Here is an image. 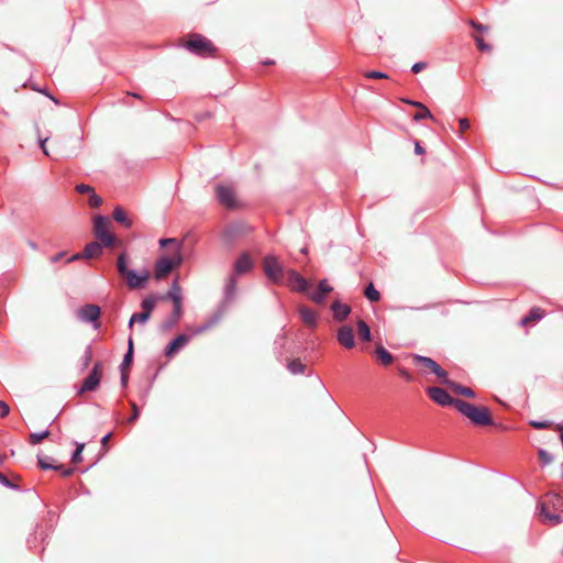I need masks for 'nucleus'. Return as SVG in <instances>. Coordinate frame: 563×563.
<instances>
[{
	"instance_id": "obj_1",
	"label": "nucleus",
	"mask_w": 563,
	"mask_h": 563,
	"mask_svg": "<svg viewBox=\"0 0 563 563\" xmlns=\"http://www.w3.org/2000/svg\"><path fill=\"white\" fill-rule=\"evenodd\" d=\"M456 409L476 426H492L494 423L487 407H477L465 400H457Z\"/></svg>"
},
{
	"instance_id": "obj_2",
	"label": "nucleus",
	"mask_w": 563,
	"mask_h": 563,
	"mask_svg": "<svg viewBox=\"0 0 563 563\" xmlns=\"http://www.w3.org/2000/svg\"><path fill=\"white\" fill-rule=\"evenodd\" d=\"M118 272L126 278L128 286L132 289L141 287L148 279V273L146 271L139 274L128 268L124 253L120 254L118 257Z\"/></svg>"
},
{
	"instance_id": "obj_3",
	"label": "nucleus",
	"mask_w": 563,
	"mask_h": 563,
	"mask_svg": "<svg viewBox=\"0 0 563 563\" xmlns=\"http://www.w3.org/2000/svg\"><path fill=\"white\" fill-rule=\"evenodd\" d=\"M185 48L194 55L207 57L213 55L216 47L212 42L201 34H192L186 42Z\"/></svg>"
},
{
	"instance_id": "obj_4",
	"label": "nucleus",
	"mask_w": 563,
	"mask_h": 563,
	"mask_svg": "<svg viewBox=\"0 0 563 563\" xmlns=\"http://www.w3.org/2000/svg\"><path fill=\"white\" fill-rule=\"evenodd\" d=\"M109 223L110 221L108 217L97 216L95 218V235L106 247H110L114 243V235L108 230Z\"/></svg>"
},
{
	"instance_id": "obj_5",
	"label": "nucleus",
	"mask_w": 563,
	"mask_h": 563,
	"mask_svg": "<svg viewBox=\"0 0 563 563\" xmlns=\"http://www.w3.org/2000/svg\"><path fill=\"white\" fill-rule=\"evenodd\" d=\"M100 307L93 303H87L80 307L77 312V319L85 323H92L95 329L100 328L99 318H100Z\"/></svg>"
},
{
	"instance_id": "obj_6",
	"label": "nucleus",
	"mask_w": 563,
	"mask_h": 563,
	"mask_svg": "<svg viewBox=\"0 0 563 563\" xmlns=\"http://www.w3.org/2000/svg\"><path fill=\"white\" fill-rule=\"evenodd\" d=\"M216 197L219 203L228 209H234L239 206L235 192L231 186L224 184L216 185Z\"/></svg>"
},
{
	"instance_id": "obj_7",
	"label": "nucleus",
	"mask_w": 563,
	"mask_h": 563,
	"mask_svg": "<svg viewBox=\"0 0 563 563\" xmlns=\"http://www.w3.org/2000/svg\"><path fill=\"white\" fill-rule=\"evenodd\" d=\"M412 361L415 365L429 369L437 377L442 379L443 383H448V373L432 358L419 354H412Z\"/></svg>"
},
{
	"instance_id": "obj_8",
	"label": "nucleus",
	"mask_w": 563,
	"mask_h": 563,
	"mask_svg": "<svg viewBox=\"0 0 563 563\" xmlns=\"http://www.w3.org/2000/svg\"><path fill=\"white\" fill-rule=\"evenodd\" d=\"M236 277L234 274H230L229 277L225 280V285L223 288V299L219 303L218 311L225 313L229 305L235 299L236 296Z\"/></svg>"
},
{
	"instance_id": "obj_9",
	"label": "nucleus",
	"mask_w": 563,
	"mask_h": 563,
	"mask_svg": "<svg viewBox=\"0 0 563 563\" xmlns=\"http://www.w3.org/2000/svg\"><path fill=\"white\" fill-rule=\"evenodd\" d=\"M264 272L267 278L273 283H279L284 273L283 266L273 255H267L264 258Z\"/></svg>"
},
{
	"instance_id": "obj_10",
	"label": "nucleus",
	"mask_w": 563,
	"mask_h": 563,
	"mask_svg": "<svg viewBox=\"0 0 563 563\" xmlns=\"http://www.w3.org/2000/svg\"><path fill=\"white\" fill-rule=\"evenodd\" d=\"M428 396L440 406H454L456 408V401L444 388L433 386L427 388Z\"/></svg>"
},
{
	"instance_id": "obj_11",
	"label": "nucleus",
	"mask_w": 563,
	"mask_h": 563,
	"mask_svg": "<svg viewBox=\"0 0 563 563\" xmlns=\"http://www.w3.org/2000/svg\"><path fill=\"white\" fill-rule=\"evenodd\" d=\"M101 367L102 365L100 362L95 363L91 372L84 379L78 394H84L86 391H92L97 389L101 380Z\"/></svg>"
},
{
	"instance_id": "obj_12",
	"label": "nucleus",
	"mask_w": 563,
	"mask_h": 563,
	"mask_svg": "<svg viewBox=\"0 0 563 563\" xmlns=\"http://www.w3.org/2000/svg\"><path fill=\"white\" fill-rule=\"evenodd\" d=\"M247 230V227L243 223L230 224L223 231V239L227 243L232 244L238 238L244 235Z\"/></svg>"
},
{
	"instance_id": "obj_13",
	"label": "nucleus",
	"mask_w": 563,
	"mask_h": 563,
	"mask_svg": "<svg viewBox=\"0 0 563 563\" xmlns=\"http://www.w3.org/2000/svg\"><path fill=\"white\" fill-rule=\"evenodd\" d=\"M191 339V335L188 334H179L174 340H172L165 347L164 353L167 357H172L176 352L184 347Z\"/></svg>"
},
{
	"instance_id": "obj_14",
	"label": "nucleus",
	"mask_w": 563,
	"mask_h": 563,
	"mask_svg": "<svg viewBox=\"0 0 563 563\" xmlns=\"http://www.w3.org/2000/svg\"><path fill=\"white\" fill-rule=\"evenodd\" d=\"M338 341L345 349L355 346L354 332L350 325H342L338 330Z\"/></svg>"
},
{
	"instance_id": "obj_15",
	"label": "nucleus",
	"mask_w": 563,
	"mask_h": 563,
	"mask_svg": "<svg viewBox=\"0 0 563 563\" xmlns=\"http://www.w3.org/2000/svg\"><path fill=\"white\" fill-rule=\"evenodd\" d=\"M161 300L169 299L173 301V306H183L181 288L178 284V279H175L168 291L159 296Z\"/></svg>"
},
{
	"instance_id": "obj_16",
	"label": "nucleus",
	"mask_w": 563,
	"mask_h": 563,
	"mask_svg": "<svg viewBox=\"0 0 563 563\" xmlns=\"http://www.w3.org/2000/svg\"><path fill=\"white\" fill-rule=\"evenodd\" d=\"M253 268V262L247 253H243L233 265L234 276L249 273Z\"/></svg>"
},
{
	"instance_id": "obj_17",
	"label": "nucleus",
	"mask_w": 563,
	"mask_h": 563,
	"mask_svg": "<svg viewBox=\"0 0 563 563\" xmlns=\"http://www.w3.org/2000/svg\"><path fill=\"white\" fill-rule=\"evenodd\" d=\"M175 267V262L169 257H162L155 264V278L162 279Z\"/></svg>"
},
{
	"instance_id": "obj_18",
	"label": "nucleus",
	"mask_w": 563,
	"mask_h": 563,
	"mask_svg": "<svg viewBox=\"0 0 563 563\" xmlns=\"http://www.w3.org/2000/svg\"><path fill=\"white\" fill-rule=\"evenodd\" d=\"M223 317V313L220 311H216L214 314L205 323L200 324L199 327L190 329L191 333L189 335L195 336L198 334H201L209 329H211L213 325H216Z\"/></svg>"
},
{
	"instance_id": "obj_19",
	"label": "nucleus",
	"mask_w": 563,
	"mask_h": 563,
	"mask_svg": "<svg viewBox=\"0 0 563 563\" xmlns=\"http://www.w3.org/2000/svg\"><path fill=\"white\" fill-rule=\"evenodd\" d=\"M331 310L333 312V318L336 321L345 320L349 317L350 312H351L350 306L346 305V303H343V302H341L339 300H335L334 302H332Z\"/></svg>"
},
{
	"instance_id": "obj_20",
	"label": "nucleus",
	"mask_w": 563,
	"mask_h": 563,
	"mask_svg": "<svg viewBox=\"0 0 563 563\" xmlns=\"http://www.w3.org/2000/svg\"><path fill=\"white\" fill-rule=\"evenodd\" d=\"M183 317V306H173L172 313L163 322L162 328L164 330H170L176 327Z\"/></svg>"
},
{
	"instance_id": "obj_21",
	"label": "nucleus",
	"mask_w": 563,
	"mask_h": 563,
	"mask_svg": "<svg viewBox=\"0 0 563 563\" xmlns=\"http://www.w3.org/2000/svg\"><path fill=\"white\" fill-rule=\"evenodd\" d=\"M332 291V287L328 285L327 279H322L319 282L318 290L311 295V300L316 303H322L325 299V296Z\"/></svg>"
},
{
	"instance_id": "obj_22",
	"label": "nucleus",
	"mask_w": 563,
	"mask_h": 563,
	"mask_svg": "<svg viewBox=\"0 0 563 563\" xmlns=\"http://www.w3.org/2000/svg\"><path fill=\"white\" fill-rule=\"evenodd\" d=\"M540 516L544 522H549L553 526L563 522V516L560 514L550 512L545 504L540 505Z\"/></svg>"
},
{
	"instance_id": "obj_23",
	"label": "nucleus",
	"mask_w": 563,
	"mask_h": 563,
	"mask_svg": "<svg viewBox=\"0 0 563 563\" xmlns=\"http://www.w3.org/2000/svg\"><path fill=\"white\" fill-rule=\"evenodd\" d=\"M290 282L294 284V289L299 292H306L309 288V283L296 271H289Z\"/></svg>"
},
{
	"instance_id": "obj_24",
	"label": "nucleus",
	"mask_w": 563,
	"mask_h": 563,
	"mask_svg": "<svg viewBox=\"0 0 563 563\" xmlns=\"http://www.w3.org/2000/svg\"><path fill=\"white\" fill-rule=\"evenodd\" d=\"M299 317L306 325L310 328H314L317 325V316L310 308L306 306H300Z\"/></svg>"
},
{
	"instance_id": "obj_25",
	"label": "nucleus",
	"mask_w": 563,
	"mask_h": 563,
	"mask_svg": "<svg viewBox=\"0 0 563 563\" xmlns=\"http://www.w3.org/2000/svg\"><path fill=\"white\" fill-rule=\"evenodd\" d=\"M101 253H102L101 242H97V241L90 242V243L86 244V246L84 249V256H85V258H88V260L97 257Z\"/></svg>"
},
{
	"instance_id": "obj_26",
	"label": "nucleus",
	"mask_w": 563,
	"mask_h": 563,
	"mask_svg": "<svg viewBox=\"0 0 563 563\" xmlns=\"http://www.w3.org/2000/svg\"><path fill=\"white\" fill-rule=\"evenodd\" d=\"M157 300H161L159 296L151 294L147 295L143 300L141 301V308L143 312H147L148 316H151L152 311L154 310Z\"/></svg>"
},
{
	"instance_id": "obj_27",
	"label": "nucleus",
	"mask_w": 563,
	"mask_h": 563,
	"mask_svg": "<svg viewBox=\"0 0 563 563\" xmlns=\"http://www.w3.org/2000/svg\"><path fill=\"white\" fill-rule=\"evenodd\" d=\"M113 219L126 229L131 228L133 224L132 220L126 216L125 211L121 207L114 208Z\"/></svg>"
},
{
	"instance_id": "obj_28",
	"label": "nucleus",
	"mask_w": 563,
	"mask_h": 563,
	"mask_svg": "<svg viewBox=\"0 0 563 563\" xmlns=\"http://www.w3.org/2000/svg\"><path fill=\"white\" fill-rule=\"evenodd\" d=\"M544 317V311L541 308L534 307L530 310L529 314L520 320L521 325H526L529 322L541 320Z\"/></svg>"
},
{
	"instance_id": "obj_29",
	"label": "nucleus",
	"mask_w": 563,
	"mask_h": 563,
	"mask_svg": "<svg viewBox=\"0 0 563 563\" xmlns=\"http://www.w3.org/2000/svg\"><path fill=\"white\" fill-rule=\"evenodd\" d=\"M376 354L380 363L385 366L394 362V356L383 345L376 347Z\"/></svg>"
},
{
	"instance_id": "obj_30",
	"label": "nucleus",
	"mask_w": 563,
	"mask_h": 563,
	"mask_svg": "<svg viewBox=\"0 0 563 563\" xmlns=\"http://www.w3.org/2000/svg\"><path fill=\"white\" fill-rule=\"evenodd\" d=\"M91 360H92V347H91V345H87L84 351L82 356L80 357L79 371L80 372L86 371L89 367Z\"/></svg>"
},
{
	"instance_id": "obj_31",
	"label": "nucleus",
	"mask_w": 563,
	"mask_h": 563,
	"mask_svg": "<svg viewBox=\"0 0 563 563\" xmlns=\"http://www.w3.org/2000/svg\"><path fill=\"white\" fill-rule=\"evenodd\" d=\"M364 296L371 301V302H377L380 299L379 291L375 288L373 283H369L365 289H364Z\"/></svg>"
},
{
	"instance_id": "obj_32",
	"label": "nucleus",
	"mask_w": 563,
	"mask_h": 563,
	"mask_svg": "<svg viewBox=\"0 0 563 563\" xmlns=\"http://www.w3.org/2000/svg\"><path fill=\"white\" fill-rule=\"evenodd\" d=\"M455 393H457L459 395H462V396H465V397H470V398H474L475 397V393L473 391V389H471L470 387H465V386H462L460 384H456V383H451L448 380V383Z\"/></svg>"
},
{
	"instance_id": "obj_33",
	"label": "nucleus",
	"mask_w": 563,
	"mask_h": 563,
	"mask_svg": "<svg viewBox=\"0 0 563 563\" xmlns=\"http://www.w3.org/2000/svg\"><path fill=\"white\" fill-rule=\"evenodd\" d=\"M133 360V341L132 338L129 339V349L123 356L122 363L120 365V371L123 372L126 367H129Z\"/></svg>"
},
{
	"instance_id": "obj_34",
	"label": "nucleus",
	"mask_w": 563,
	"mask_h": 563,
	"mask_svg": "<svg viewBox=\"0 0 563 563\" xmlns=\"http://www.w3.org/2000/svg\"><path fill=\"white\" fill-rule=\"evenodd\" d=\"M357 328H358L360 338L366 342L371 341L372 333H371V329H369L368 324L363 320H358Z\"/></svg>"
},
{
	"instance_id": "obj_35",
	"label": "nucleus",
	"mask_w": 563,
	"mask_h": 563,
	"mask_svg": "<svg viewBox=\"0 0 563 563\" xmlns=\"http://www.w3.org/2000/svg\"><path fill=\"white\" fill-rule=\"evenodd\" d=\"M37 463L38 466L43 470H53L56 468L55 464L53 463V459L47 455H38L37 456Z\"/></svg>"
},
{
	"instance_id": "obj_36",
	"label": "nucleus",
	"mask_w": 563,
	"mask_h": 563,
	"mask_svg": "<svg viewBox=\"0 0 563 563\" xmlns=\"http://www.w3.org/2000/svg\"><path fill=\"white\" fill-rule=\"evenodd\" d=\"M151 316L147 314V312H139V313H133L130 318V321H129V327L132 328L133 323L137 322V323H146L148 321Z\"/></svg>"
},
{
	"instance_id": "obj_37",
	"label": "nucleus",
	"mask_w": 563,
	"mask_h": 563,
	"mask_svg": "<svg viewBox=\"0 0 563 563\" xmlns=\"http://www.w3.org/2000/svg\"><path fill=\"white\" fill-rule=\"evenodd\" d=\"M423 119L434 120V118H433L432 113L430 112V110L424 104H421L420 108H419V111L417 113H415L413 120L415 121H420V120H423Z\"/></svg>"
},
{
	"instance_id": "obj_38",
	"label": "nucleus",
	"mask_w": 563,
	"mask_h": 563,
	"mask_svg": "<svg viewBox=\"0 0 563 563\" xmlns=\"http://www.w3.org/2000/svg\"><path fill=\"white\" fill-rule=\"evenodd\" d=\"M49 435L48 430H44L42 432H33L30 434V443L32 445H36L41 443L44 439H46Z\"/></svg>"
},
{
	"instance_id": "obj_39",
	"label": "nucleus",
	"mask_w": 563,
	"mask_h": 563,
	"mask_svg": "<svg viewBox=\"0 0 563 563\" xmlns=\"http://www.w3.org/2000/svg\"><path fill=\"white\" fill-rule=\"evenodd\" d=\"M287 367L291 374H302L306 368V365L302 364L300 361L295 360L289 362Z\"/></svg>"
},
{
	"instance_id": "obj_40",
	"label": "nucleus",
	"mask_w": 563,
	"mask_h": 563,
	"mask_svg": "<svg viewBox=\"0 0 563 563\" xmlns=\"http://www.w3.org/2000/svg\"><path fill=\"white\" fill-rule=\"evenodd\" d=\"M538 456L542 465H549L553 462V455L544 449L538 451Z\"/></svg>"
},
{
	"instance_id": "obj_41",
	"label": "nucleus",
	"mask_w": 563,
	"mask_h": 563,
	"mask_svg": "<svg viewBox=\"0 0 563 563\" xmlns=\"http://www.w3.org/2000/svg\"><path fill=\"white\" fill-rule=\"evenodd\" d=\"M85 449V443H76V450L71 454V462L79 463L82 461V451Z\"/></svg>"
},
{
	"instance_id": "obj_42",
	"label": "nucleus",
	"mask_w": 563,
	"mask_h": 563,
	"mask_svg": "<svg viewBox=\"0 0 563 563\" xmlns=\"http://www.w3.org/2000/svg\"><path fill=\"white\" fill-rule=\"evenodd\" d=\"M529 424L531 427H533L534 429L537 430H544V429H548L550 427L553 426V422L552 421H549V420H542V421H539V420H531L529 422Z\"/></svg>"
},
{
	"instance_id": "obj_43",
	"label": "nucleus",
	"mask_w": 563,
	"mask_h": 563,
	"mask_svg": "<svg viewBox=\"0 0 563 563\" xmlns=\"http://www.w3.org/2000/svg\"><path fill=\"white\" fill-rule=\"evenodd\" d=\"M365 77L369 79H387L388 75L379 70H369L365 73Z\"/></svg>"
},
{
	"instance_id": "obj_44",
	"label": "nucleus",
	"mask_w": 563,
	"mask_h": 563,
	"mask_svg": "<svg viewBox=\"0 0 563 563\" xmlns=\"http://www.w3.org/2000/svg\"><path fill=\"white\" fill-rule=\"evenodd\" d=\"M548 498H549L548 501L551 503L555 509H558L559 507L562 506V498L559 494H556V493L550 494V495H548Z\"/></svg>"
},
{
	"instance_id": "obj_45",
	"label": "nucleus",
	"mask_w": 563,
	"mask_h": 563,
	"mask_svg": "<svg viewBox=\"0 0 563 563\" xmlns=\"http://www.w3.org/2000/svg\"><path fill=\"white\" fill-rule=\"evenodd\" d=\"M474 41L479 51L489 52L492 49V46L485 43L481 36H474Z\"/></svg>"
},
{
	"instance_id": "obj_46",
	"label": "nucleus",
	"mask_w": 563,
	"mask_h": 563,
	"mask_svg": "<svg viewBox=\"0 0 563 563\" xmlns=\"http://www.w3.org/2000/svg\"><path fill=\"white\" fill-rule=\"evenodd\" d=\"M0 484L3 485L7 488H10V489H13V490L19 489V486L13 484L11 481H9L7 478V476L4 474H2V473H0Z\"/></svg>"
},
{
	"instance_id": "obj_47",
	"label": "nucleus",
	"mask_w": 563,
	"mask_h": 563,
	"mask_svg": "<svg viewBox=\"0 0 563 563\" xmlns=\"http://www.w3.org/2000/svg\"><path fill=\"white\" fill-rule=\"evenodd\" d=\"M55 467H57V468H53V470H54V471H59L64 477H69V476H71V475H73V473H74V468H71V467H65V466H64V465H62V464H55Z\"/></svg>"
},
{
	"instance_id": "obj_48",
	"label": "nucleus",
	"mask_w": 563,
	"mask_h": 563,
	"mask_svg": "<svg viewBox=\"0 0 563 563\" xmlns=\"http://www.w3.org/2000/svg\"><path fill=\"white\" fill-rule=\"evenodd\" d=\"M55 467H57V468H53V470H54V471H59L64 477H69V476H71V475H73V473H74V468H71V467H65V466H64V465H62V464H55Z\"/></svg>"
},
{
	"instance_id": "obj_49",
	"label": "nucleus",
	"mask_w": 563,
	"mask_h": 563,
	"mask_svg": "<svg viewBox=\"0 0 563 563\" xmlns=\"http://www.w3.org/2000/svg\"><path fill=\"white\" fill-rule=\"evenodd\" d=\"M102 203V199L100 196H98L95 191H92L90 194V197H89V205L90 207L92 208H97L99 207L100 205Z\"/></svg>"
},
{
	"instance_id": "obj_50",
	"label": "nucleus",
	"mask_w": 563,
	"mask_h": 563,
	"mask_svg": "<svg viewBox=\"0 0 563 563\" xmlns=\"http://www.w3.org/2000/svg\"><path fill=\"white\" fill-rule=\"evenodd\" d=\"M285 341H286V334L285 333H282V334H278L274 344H275V347L276 349H279L278 351V354L282 355V349L285 346Z\"/></svg>"
},
{
	"instance_id": "obj_51",
	"label": "nucleus",
	"mask_w": 563,
	"mask_h": 563,
	"mask_svg": "<svg viewBox=\"0 0 563 563\" xmlns=\"http://www.w3.org/2000/svg\"><path fill=\"white\" fill-rule=\"evenodd\" d=\"M132 410H133V413L128 419L129 423L135 422L139 419V417H140V410H139V407H137V405L135 402H132Z\"/></svg>"
},
{
	"instance_id": "obj_52",
	"label": "nucleus",
	"mask_w": 563,
	"mask_h": 563,
	"mask_svg": "<svg viewBox=\"0 0 563 563\" xmlns=\"http://www.w3.org/2000/svg\"><path fill=\"white\" fill-rule=\"evenodd\" d=\"M76 190L79 192V194H91L93 190V188L89 185H86V184H79L76 186Z\"/></svg>"
},
{
	"instance_id": "obj_53",
	"label": "nucleus",
	"mask_w": 563,
	"mask_h": 563,
	"mask_svg": "<svg viewBox=\"0 0 563 563\" xmlns=\"http://www.w3.org/2000/svg\"><path fill=\"white\" fill-rule=\"evenodd\" d=\"M470 25L475 29L476 31L478 32H487L488 31V26L487 25H484V24H481L474 20H471L470 21Z\"/></svg>"
},
{
	"instance_id": "obj_54",
	"label": "nucleus",
	"mask_w": 563,
	"mask_h": 563,
	"mask_svg": "<svg viewBox=\"0 0 563 563\" xmlns=\"http://www.w3.org/2000/svg\"><path fill=\"white\" fill-rule=\"evenodd\" d=\"M426 66H427V65H426V63H423V62L415 63V64L411 66V71H412L413 74H418V73H420L422 69H424V68H426Z\"/></svg>"
},
{
	"instance_id": "obj_55",
	"label": "nucleus",
	"mask_w": 563,
	"mask_h": 563,
	"mask_svg": "<svg viewBox=\"0 0 563 563\" xmlns=\"http://www.w3.org/2000/svg\"><path fill=\"white\" fill-rule=\"evenodd\" d=\"M9 412H10L9 406L4 401L0 400V417H2V418L7 417L9 415Z\"/></svg>"
},
{
	"instance_id": "obj_56",
	"label": "nucleus",
	"mask_w": 563,
	"mask_h": 563,
	"mask_svg": "<svg viewBox=\"0 0 563 563\" xmlns=\"http://www.w3.org/2000/svg\"><path fill=\"white\" fill-rule=\"evenodd\" d=\"M459 124H460V131L461 132H464L466 131L468 128H470V122L466 118H462L459 120Z\"/></svg>"
},
{
	"instance_id": "obj_57",
	"label": "nucleus",
	"mask_w": 563,
	"mask_h": 563,
	"mask_svg": "<svg viewBox=\"0 0 563 563\" xmlns=\"http://www.w3.org/2000/svg\"><path fill=\"white\" fill-rule=\"evenodd\" d=\"M169 258L175 262V267L179 266L183 262V256L179 252H177L175 255H173V257Z\"/></svg>"
},
{
	"instance_id": "obj_58",
	"label": "nucleus",
	"mask_w": 563,
	"mask_h": 563,
	"mask_svg": "<svg viewBox=\"0 0 563 563\" xmlns=\"http://www.w3.org/2000/svg\"><path fill=\"white\" fill-rule=\"evenodd\" d=\"M120 380H121L122 387H126L128 380H129V374L125 372V369H123V372H121Z\"/></svg>"
},
{
	"instance_id": "obj_59",
	"label": "nucleus",
	"mask_w": 563,
	"mask_h": 563,
	"mask_svg": "<svg viewBox=\"0 0 563 563\" xmlns=\"http://www.w3.org/2000/svg\"><path fill=\"white\" fill-rule=\"evenodd\" d=\"M65 254H66L65 252H58L57 254H55L54 256L51 257V262L57 263L65 256Z\"/></svg>"
},
{
	"instance_id": "obj_60",
	"label": "nucleus",
	"mask_w": 563,
	"mask_h": 563,
	"mask_svg": "<svg viewBox=\"0 0 563 563\" xmlns=\"http://www.w3.org/2000/svg\"><path fill=\"white\" fill-rule=\"evenodd\" d=\"M46 141H47V139H45V140H41V141H40V147H41V150L43 151V153H44L46 156H49V153H48V151H47V148H46Z\"/></svg>"
},
{
	"instance_id": "obj_61",
	"label": "nucleus",
	"mask_w": 563,
	"mask_h": 563,
	"mask_svg": "<svg viewBox=\"0 0 563 563\" xmlns=\"http://www.w3.org/2000/svg\"><path fill=\"white\" fill-rule=\"evenodd\" d=\"M415 153L418 155L424 153V148L421 146L420 142H418V141L415 143Z\"/></svg>"
},
{
	"instance_id": "obj_62",
	"label": "nucleus",
	"mask_w": 563,
	"mask_h": 563,
	"mask_svg": "<svg viewBox=\"0 0 563 563\" xmlns=\"http://www.w3.org/2000/svg\"><path fill=\"white\" fill-rule=\"evenodd\" d=\"M81 258H85L84 251L81 253H76L73 256H70L68 258V262H74V261L81 260Z\"/></svg>"
},
{
	"instance_id": "obj_63",
	"label": "nucleus",
	"mask_w": 563,
	"mask_h": 563,
	"mask_svg": "<svg viewBox=\"0 0 563 563\" xmlns=\"http://www.w3.org/2000/svg\"><path fill=\"white\" fill-rule=\"evenodd\" d=\"M176 243V239H161L159 244L161 246H165L167 244Z\"/></svg>"
},
{
	"instance_id": "obj_64",
	"label": "nucleus",
	"mask_w": 563,
	"mask_h": 563,
	"mask_svg": "<svg viewBox=\"0 0 563 563\" xmlns=\"http://www.w3.org/2000/svg\"><path fill=\"white\" fill-rule=\"evenodd\" d=\"M111 437H112V432H109V433H107L106 435H103V437L101 438V444H102V446H106V445H107V443L109 442V440H110V438H111Z\"/></svg>"
}]
</instances>
